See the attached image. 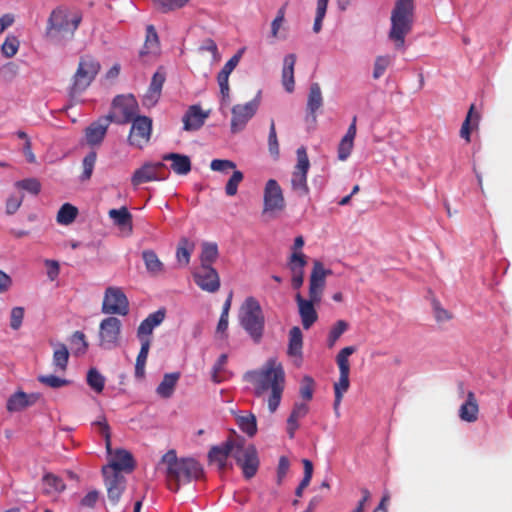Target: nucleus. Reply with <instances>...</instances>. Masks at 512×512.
Segmentation results:
<instances>
[{"label":"nucleus","mask_w":512,"mask_h":512,"mask_svg":"<svg viewBox=\"0 0 512 512\" xmlns=\"http://www.w3.org/2000/svg\"><path fill=\"white\" fill-rule=\"evenodd\" d=\"M166 317V309L160 308L149 314L137 328V338L140 342L150 341L154 328L159 326Z\"/></svg>","instance_id":"20"},{"label":"nucleus","mask_w":512,"mask_h":512,"mask_svg":"<svg viewBox=\"0 0 512 512\" xmlns=\"http://www.w3.org/2000/svg\"><path fill=\"white\" fill-rule=\"evenodd\" d=\"M93 425L99 426L100 433L105 439V445L108 451L111 450V432H110V426L107 423V419L104 415L100 416L95 422H93Z\"/></svg>","instance_id":"58"},{"label":"nucleus","mask_w":512,"mask_h":512,"mask_svg":"<svg viewBox=\"0 0 512 512\" xmlns=\"http://www.w3.org/2000/svg\"><path fill=\"white\" fill-rule=\"evenodd\" d=\"M208 117L207 113L202 112L199 105H192L183 116L184 130L194 131L200 129Z\"/></svg>","instance_id":"28"},{"label":"nucleus","mask_w":512,"mask_h":512,"mask_svg":"<svg viewBox=\"0 0 512 512\" xmlns=\"http://www.w3.org/2000/svg\"><path fill=\"white\" fill-rule=\"evenodd\" d=\"M73 353L76 356L84 355L88 349V342L86 341L85 334L81 331H76L70 338Z\"/></svg>","instance_id":"49"},{"label":"nucleus","mask_w":512,"mask_h":512,"mask_svg":"<svg viewBox=\"0 0 512 512\" xmlns=\"http://www.w3.org/2000/svg\"><path fill=\"white\" fill-rule=\"evenodd\" d=\"M97 154L92 151L89 152L83 159V172L80 176L81 181H86L91 178V175L94 170L95 162H96Z\"/></svg>","instance_id":"51"},{"label":"nucleus","mask_w":512,"mask_h":512,"mask_svg":"<svg viewBox=\"0 0 512 512\" xmlns=\"http://www.w3.org/2000/svg\"><path fill=\"white\" fill-rule=\"evenodd\" d=\"M326 279L323 277L322 263L318 260L314 261L313 270L309 281V297L316 302L321 301L322 292L324 290Z\"/></svg>","instance_id":"25"},{"label":"nucleus","mask_w":512,"mask_h":512,"mask_svg":"<svg viewBox=\"0 0 512 512\" xmlns=\"http://www.w3.org/2000/svg\"><path fill=\"white\" fill-rule=\"evenodd\" d=\"M306 264V256L302 252L292 253L288 266L292 273V287L294 289H299L303 285Z\"/></svg>","instance_id":"26"},{"label":"nucleus","mask_w":512,"mask_h":512,"mask_svg":"<svg viewBox=\"0 0 512 512\" xmlns=\"http://www.w3.org/2000/svg\"><path fill=\"white\" fill-rule=\"evenodd\" d=\"M166 317V309L160 308L149 314L137 328V338L140 342L150 341L154 328L159 326Z\"/></svg>","instance_id":"19"},{"label":"nucleus","mask_w":512,"mask_h":512,"mask_svg":"<svg viewBox=\"0 0 512 512\" xmlns=\"http://www.w3.org/2000/svg\"><path fill=\"white\" fill-rule=\"evenodd\" d=\"M154 3L159 7L161 12L167 13L177 8H181L186 4H180V0H153Z\"/></svg>","instance_id":"61"},{"label":"nucleus","mask_w":512,"mask_h":512,"mask_svg":"<svg viewBox=\"0 0 512 512\" xmlns=\"http://www.w3.org/2000/svg\"><path fill=\"white\" fill-rule=\"evenodd\" d=\"M302 463H303V466H304V476H303V479L301 480V482H300V484L298 486L300 488L305 489L310 484V481L312 479L313 464L308 459H303Z\"/></svg>","instance_id":"63"},{"label":"nucleus","mask_w":512,"mask_h":512,"mask_svg":"<svg viewBox=\"0 0 512 512\" xmlns=\"http://www.w3.org/2000/svg\"><path fill=\"white\" fill-rule=\"evenodd\" d=\"M259 95L260 92L253 100L245 104H237L232 107V118L230 128L233 134L239 133L242 130H244L247 123L256 114L260 105Z\"/></svg>","instance_id":"10"},{"label":"nucleus","mask_w":512,"mask_h":512,"mask_svg":"<svg viewBox=\"0 0 512 512\" xmlns=\"http://www.w3.org/2000/svg\"><path fill=\"white\" fill-rule=\"evenodd\" d=\"M193 250V242H191L189 239L185 237L180 239L176 251L177 262L179 263L180 266L185 267L189 264Z\"/></svg>","instance_id":"40"},{"label":"nucleus","mask_w":512,"mask_h":512,"mask_svg":"<svg viewBox=\"0 0 512 512\" xmlns=\"http://www.w3.org/2000/svg\"><path fill=\"white\" fill-rule=\"evenodd\" d=\"M356 123L357 116H353L351 124L349 125L346 134L342 137L338 145V159L341 161H345L352 152L354 146V139L357 132Z\"/></svg>","instance_id":"27"},{"label":"nucleus","mask_w":512,"mask_h":512,"mask_svg":"<svg viewBox=\"0 0 512 512\" xmlns=\"http://www.w3.org/2000/svg\"><path fill=\"white\" fill-rule=\"evenodd\" d=\"M110 121L106 116L91 123L85 130L86 141L90 146L100 145L107 133Z\"/></svg>","instance_id":"23"},{"label":"nucleus","mask_w":512,"mask_h":512,"mask_svg":"<svg viewBox=\"0 0 512 512\" xmlns=\"http://www.w3.org/2000/svg\"><path fill=\"white\" fill-rule=\"evenodd\" d=\"M268 148L272 156L277 158L279 156V143L277 139L276 127L274 120L270 122L269 135H268Z\"/></svg>","instance_id":"57"},{"label":"nucleus","mask_w":512,"mask_h":512,"mask_svg":"<svg viewBox=\"0 0 512 512\" xmlns=\"http://www.w3.org/2000/svg\"><path fill=\"white\" fill-rule=\"evenodd\" d=\"M43 485L44 492L48 495L62 492L65 489L63 480L52 473H47L43 476Z\"/></svg>","instance_id":"41"},{"label":"nucleus","mask_w":512,"mask_h":512,"mask_svg":"<svg viewBox=\"0 0 512 512\" xmlns=\"http://www.w3.org/2000/svg\"><path fill=\"white\" fill-rule=\"evenodd\" d=\"M150 346V341L141 342L140 352L137 356L135 364V376L137 378H143L145 375V364L147 361Z\"/></svg>","instance_id":"43"},{"label":"nucleus","mask_w":512,"mask_h":512,"mask_svg":"<svg viewBox=\"0 0 512 512\" xmlns=\"http://www.w3.org/2000/svg\"><path fill=\"white\" fill-rule=\"evenodd\" d=\"M236 422L241 431L249 437H253L257 433L256 417L252 413L247 416H237Z\"/></svg>","instance_id":"44"},{"label":"nucleus","mask_w":512,"mask_h":512,"mask_svg":"<svg viewBox=\"0 0 512 512\" xmlns=\"http://www.w3.org/2000/svg\"><path fill=\"white\" fill-rule=\"evenodd\" d=\"M264 209L263 212L283 210L285 199L282 189L275 179H269L264 188Z\"/></svg>","instance_id":"17"},{"label":"nucleus","mask_w":512,"mask_h":512,"mask_svg":"<svg viewBox=\"0 0 512 512\" xmlns=\"http://www.w3.org/2000/svg\"><path fill=\"white\" fill-rule=\"evenodd\" d=\"M100 68V63L93 56H81L78 68L73 75L70 96H75L86 90L99 73Z\"/></svg>","instance_id":"6"},{"label":"nucleus","mask_w":512,"mask_h":512,"mask_svg":"<svg viewBox=\"0 0 512 512\" xmlns=\"http://www.w3.org/2000/svg\"><path fill=\"white\" fill-rule=\"evenodd\" d=\"M244 442L243 438L238 439L233 458L237 465L241 467L244 477L250 479L257 473L259 459L255 447L253 445L245 447Z\"/></svg>","instance_id":"8"},{"label":"nucleus","mask_w":512,"mask_h":512,"mask_svg":"<svg viewBox=\"0 0 512 512\" xmlns=\"http://www.w3.org/2000/svg\"><path fill=\"white\" fill-rule=\"evenodd\" d=\"M81 15H74L69 18L67 11L61 7L52 10L48 20L45 36L56 45H64L72 40L80 22Z\"/></svg>","instance_id":"4"},{"label":"nucleus","mask_w":512,"mask_h":512,"mask_svg":"<svg viewBox=\"0 0 512 512\" xmlns=\"http://www.w3.org/2000/svg\"><path fill=\"white\" fill-rule=\"evenodd\" d=\"M128 136L129 145L142 149L150 140L152 119L147 116H135Z\"/></svg>","instance_id":"12"},{"label":"nucleus","mask_w":512,"mask_h":512,"mask_svg":"<svg viewBox=\"0 0 512 512\" xmlns=\"http://www.w3.org/2000/svg\"><path fill=\"white\" fill-rule=\"evenodd\" d=\"M229 76H230L229 73H227L226 71H222V70L217 75V82L220 87L222 103H229V100H230Z\"/></svg>","instance_id":"50"},{"label":"nucleus","mask_w":512,"mask_h":512,"mask_svg":"<svg viewBox=\"0 0 512 512\" xmlns=\"http://www.w3.org/2000/svg\"><path fill=\"white\" fill-rule=\"evenodd\" d=\"M303 346V335L301 329L297 326L289 331V344L287 353L290 356H301Z\"/></svg>","instance_id":"39"},{"label":"nucleus","mask_w":512,"mask_h":512,"mask_svg":"<svg viewBox=\"0 0 512 512\" xmlns=\"http://www.w3.org/2000/svg\"><path fill=\"white\" fill-rule=\"evenodd\" d=\"M138 103L134 96L117 95L112 101V109L106 115L111 123L127 124L137 116Z\"/></svg>","instance_id":"7"},{"label":"nucleus","mask_w":512,"mask_h":512,"mask_svg":"<svg viewBox=\"0 0 512 512\" xmlns=\"http://www.w3.org/2000/svg\"><path fill=\"white\" fill-rule=\"evenodd\" d=\"M6 408L9 412H18L27 408L26 393L19 391L11 395L7 400Z\"/></svg>","instance_id":"48"},{"label":"nucleus","mask_w":512,"mask_h":512,"mask_svg":"<svg viewBox=\"0 0 512 512\" xmlns=\"http://www.w3.org/2000/svg\"><path fill=\"white\" fill-rule=\"evenodd\" d=\"M160 43L158 34L153 25L146 27V39L143 48L139 52L141 58H145L150 55H156L159 52Z\"/></svg>","instance_id":"32"},{"label":"nucleus","mask_w":512,"mask_h":512,"mask_svg":"<svg viewBox=\"0 0 512 512\" xmlns=\"http://www.w3.org/2000/svg\"><path fill=\"white\" fill-rule=\"evenodd\" d=\"M323 105V97L321 93V88L318 83H312L310 85L308 101H307V110L312 115L313 121L316 120L315 113L316 111Z\"/></svg>","instance_id":"37"},{"label":"nucleus","mask_w":512,"mask_h":512,"mask_svg":"<svg viewBox=\"0 0 512 512\" xmlns=\"http://www.w3.org/2000/svg\"><path fill=\"white\" fill-rule=\"evenodd\" d=\"M237 440H227L218 446H213L208 454L210 462L216 463L220 471L224 470L227 465L228 456L233 457V453L236 449Z\"/></svg>","instance_id":"22"},{"label":"nucleus","mask_w":512,"mask_h":512,"mask_svg":"<svg viewBox=\"0 0 512 512\" xmlns=\"http://www.w3.org/2000/svg\"><path fill=\"white\" fill-rule=\"evenodd\" d=\"M164 161H171V169L179 175H186L191 171V160L187 155L167 153L162 156Z\"/></svg>","instance_id":"31"},{"label":"nucleus","mask_w":512,"mask_h":512,"mask_svg":"<svg viewBox=\"0 0 512 512\" xmlns=\"http://www.w3.org/2000/svg\"><path fill=\"white\" fill-rule=\"evenodd\" d=\"M121 326V321L116 317L103 319L99 327L100 347L107 350L117 347L121 334Z\"/></svg>","instance_id":"14"},{"label":"nucleus","mask_w":512,"mask_h":512,"mask_svg":"<svg viewBox=\"0 0 512 512\" xmlns=\"http://www.w3.org/2000/svg\"><path fill=\"white\" fill-rule=\"evenodd\" d=\"M142 259L145 263L147 272L152 276H158L164 272V264L160 261L153 250H144Z\"/></svg>","instance_id":"36"},{"label":"nucleus","mask_w":512,"mask_h":512,"mask_svg":"<svg viewBox=\"0 0 512 512\" xmlns=\"http://www.w3.org/2000/svg\"><path fill=\"white\" fill-rule=\"evenodd\" d=\"M69 361V351L65 344L56 343L54 345V353H53V365L56 370L64 372L67 369Z\"/></svg>","instance_id":"38"},{"label":"nucleus","mask_w":512,"mask_h":512,"mask_svg":"<svg viewBox=\"0 0 512 512\" xmlns=\"http://www.w3.org/2000/svg\"><path fill=\"white\" fill-rule=\"evenodd\" d=\"M218 246L216 243L204 242L200 255L201 266H212L218 258Z\"/></svg>","instance_id":"42"},{"label":"nucleus","mask_w":512,"mask_h":512,"mask_svg":"<svg viewBox=\"0 0 512 512\" xmlns=\"http://www.w3.org/2000/svg\"><path fill=\"white\" fill-rule=\"evenodd\" d=\"M102 474L108 499L113 505H116L125 491L126 479L122 473L114 471L112 468H102Z\"/></svg>","instance_id":"16"},{"label":"nucleus","mask_w":512,"mask_h":512,"mask_svg":"<svg viewBox=\"0 0 512 512\" xmlns=\"http://www.w3.org/2000/svg\"><path fill=\"white\" fill-rule=\"evenodd\" d=\"M295 300L298 304L302 325L304 329H309L318 319L317 312L314 308V304L317 302L310 297L309 300L304 299L300 293L296 294Z\"/></svg>","instance_id":"24"},{"label":"nucleus","mask_w":512,"mask_h":512,"mask_svg":"<svg viewBox=\"0 0 512 512\" xmlns=\"http://www.w3.org/2000/svg\"><path fill=\"white\" fill-rule=\"evenodd\" d=\"M24 317V308L22 307H14L11 311V321L10 326L14 330H18L23 321Z\"/></svg>","instance_id":"64"},{"label":"nucleus","mask_w":512,"mask_h":512,"mask_svg":"<svg viewBox=\"0 0 512 512\" xmlns=\"http://www.w3.org/2000/svg\"><path fill=\"white\" fill-rule=\"evenodd\" d=\"M239 322L255 343H260L265 327V317L259 301L247 297L239 309Z\"/></svg>","instance_id":"5"},{"label":"nucleus","mask_w":512,"mask_h":512,"mask_svg":"<svg viewBox=\"0 0 512 512\" xmlns=\"http://www.w3.org/2000/svg\"><path fill=\"white\" fill-rule=\"evenodd\" d=\"M296 63V55L291 53L285 56L282 69V83L285 90L289 93L294 91V66Z\"/></svg>","instance_id":"33"},{"label":"nucleus","mask_w":512,"mask_h":512,"mask_svg":"<svg viewBox=\"0 0 512 512\" xmlns=\"http://www.w3.org/2000/svg\"><path fill=\"white\" fill-rule=\"evenodd\" d=\"M19 45L20 42L16 36L8 35L1 47L2 54L7 58L13 57L18 51Z\"/></svg>","instance_id":"52"},{"label":"nucleus","mask_w":512,"mask_h":512,"mask_svg":"<svg viewBox=\"0 0 512 512\" xmlns=\"http://www.w3.org/2000/svg\"><path fill=\"white\" fill-rule=\"evenodd\" d=\"M109 217L125 235H131L133 231L132 214L126 207L111 209L108 212Z\"/></svg>","instance_id":"29"},{"label":"nucleus","mask_w":512,"mask_h":512,"mask_svg":"<svg viewBox=\"0 0 512 512\" xmlns=\"http://www.w3.org/2000/svg\"><path fill=\"white\" fill-rule=\"evenodd\" d=\"M244 175L241 171L235 170L232 176L229 178L225 186V193L228 196H234L237 194L238 185L242 182Z\"/></svg>","instance_id":"53"},{"label":"nucleus","mask_w":512,"mask_h":512,"mask_svg":"<svg viewBox=\"0 0 512 512\" xmlns=\"http://www.w3.org/2000/svg\"><path fill=\"white\" fill-rule=\"evenodd\" d=\"M247 377L254 385L256 396L259 397L271 389L268 407L274 413L279 407L285 384V372L281 363L270 358L260 370L248 372Z\"/></svg>","instance_id":"1"},{"label":"nucleus","mask_w":512,"mask_h":512,"mask_svg":"<svg viewBox=\"0 0 512 512\" xmlns=\"http://www.w3.org/2000/svg\"><path fill=\"white\" fill-rule=\"evenodd\" d=\"M236 164L231 160L214 159L211 161L210 168L213 171L227 172L228 169H235Z\"/></svg>","instance_id":"62"},{"label":"nucleus","mask_w":512,"mask_h":512,"mask_svg":"<svg viewBox=\"0 0 512 512\" xmlns=\"http://www.w3.org/2000/svg\"><path fill=\"white\" fill-rule=\"evenodd\" d=\"M432 309L437 322H445L452 318V314L443 308L437 299L432 300Z\"/></svg>","instance_id":"60"},{"label":"nucleus","mask_w":512,"mask_h":512,"mask_svg":"<svg viewBox=\"0 0 512 512\" xmlns=\"http://www.w3.org/2000/svg\"><path fill=\"white\" fill-rule=\"evenodd\" d=\"M38 381L51 388H60L70 384V380L60 378L55 375H40Z\"/></svg>","instance_id":"54"},{"label":"nucleus","mask_w":512,"mask_h":512,"mask_svg":"<svg viewBox=\"0 0 512 512\" xmlns=\"http://www.w3.org/2000/svg\"><path fill=\"white\" fill-rule=\"evenodd\" d=\"M180 377V372L165 374L156 389L157 394L164 399L170 398L174 393L175 387Z\"/></svg>","instance_id":"35"},{"label":"nucleus","mask_w":512,"mask_h":512,"mask_svg":"<svg viewBox=\"0 0 512 512\" xmlns=\"http://www.w3.org/2000/svg\"><path fill=\"white\" fill-rule=\"evenodd\" d=\"M87 384L96 393H101L105 386L104 376L96 369L90 368L87 373Z\"/></svg>","instance_id":"46"},{"label":"nucleus","mask_w":512,"mask_h":512,"mask_svg":"<svg viewBox=\"0 0 512 512\" xmlns=\"http://www.w3.org/2000/svg\"><path fill=\"white\" fill-rule=\"evenodd\" d=\"M18 188L26 190L31 194L37 195L41 190V184L36 178H27L17 181L15 184Z\"/></svg>","instance_id":"59"},{"label":"nucleus","mask_w":512,"mask_h":512,"mask_svg":"<svg viewBox=\"0 0 512 512\" xmlns=\"http://www.w3.org/2000/svg\"><path fill=\"white\" fill-rule=\"evenodd\" d=\"M391 62L392 58L389 55L378 56L374 63L373 78L379 79L384 74Z\"/></svg>","instance_id":"55"},{"label":"nucleus","mask_w":512,"mask_h":512,"mask_svg":"<svg viewBox=\"0 0 512 512\" xmlns=\"http://www.w3.org/2000/svg\"><path fill=\"white\" fill-rule=\"evenodd\" d=\"M159 466L163 467L167 487L172 492H177L181 484L198 480L203 475V468L198 461L193 458H178L175 450L165 453Z\"/></svg>","instance_id":"2"},{"label":"nucleus","mask_w":512,"mask_h":512,"mask_svg":"<svg viewBox=\"0 0 512 512\" xmlns=\"http://www.w3.org/2000/svg\"><path fill=\"white\" fill-rule=\"evenodd\" d=\"M479 406L474 392L469 391L465 402L459 408V417L465 422H475L478 419Z\"/></svg>","instance_id":"30"},{"label":"nucleus","mask_w":512,"mask_h":512,"mask_svg":"<svg viewBox=\"0 0 512 512\" xmlns=\"http://www.w3.org/2000/svg\"><path fill=\"white\" fill-rule=\"evenodd\" d=\"M77 215L78 209L69 203H65L58 211L57 222L62 225H69L75 220Z\"/></svg>","instance_id":"45"},{"label":"nucleus","mask_w":512,"mask_h":512,"mask_svg":"<svg viewBox=\"0 0 512 512\" xmlns=\"http://www.w3.org/2000/svg\"><path fill=\"white\" fill-rule=\"evenodd\" d=\"M315 382L312 377L306 375L303 377L300 385V395L304 400L310 401L313 397Z\"/></svg>","instance_id":"56"},{"label":"nucleus","mask_w":512,"mask_h":512,"mask_svg":"<svg viewBox=\"0 0 512 512\" xmlns=\"http://www.w3.org/2000/svg\"><path fill=\"white\" fill-rule=\"evenodd\" d=\"M195 283L204 291L215 293L220 288V278L212 266H200L193 274Z\"/></svg>","instance_id":"18"},{"label":"nucleus","mask_w":512,"mask_h":512,"mask_svg":"<svg viewBox=\"0 0 512 512\" xmlns=\"http://www.w3.org/2000/svg\"><path fill=\"white\" fill-rule=\"evenodd\" d=\"M102 312L126 316L129 313V301L120 288L108 287L105 291Z\"/></svg>","instance_id":"13"},{"label":"nucleus","mask_w":512,"mask_h":512,"mask_svg":"<svg viewBox=\"0 0 512 512\" xmlns=\"http://www.w3.org/2000/svg\"><path fill=\"white\" fill-rule=\"evenodd\" d=\"M413 23V0H397L391 12V28L388 34L395 49L404 50L405 37L412 31Z\"/></svg>","instance_id":"3"},{"label":"nucleus","mask_w":512,"mask_h":512,"mask_svg":"<svg viewBox=\"0 0 512 512\" xmlns=\"http://www.w3.org/2000/svg\"><path fill=\"white\" fill-rule=\"evenodd\" d=\"M166 317V309L160 308L149 314L137 328V338L140 342L150 341L154 328L159 326Z\"/></svg>","instance_id":"21"},{"label":"nucleus","mask_w":512,"mask_h":512,"mask_svg":"<svg viewBox=\"0 0 512 512\" xmlns=\"http://www.w3.org/2000/svg\"><path fill=\"white\" fill-rule=\"evenodd\" d=\"M103 468H112L114 471H132L134 468L133 456L130 452L124 449H118L116 451L115 460Z\"/></svg>","instance_id":"34"},{"label":"nucleus","mask_w":512,"mask_h":512,"mask_svg":"<svg viewBox=\"0 0 512 512\" xmlns=\"http://www.w3.org/2000/svg\"><path fill=\"white\" fill-rule=\"evenodd\" d=\"M356 351L354 346L344 347L339 351L336 356V363L339 367V380L334 384V394L340 393L343 395L350 386L349 375H350V363L349 356Z\"/></svg>","instance_id":"15"},{"label":"nucleus","mask_w":512,"mask_h":512,"mask_svg":"<svg viewBox=\"0 0 512 512\" xmlns=\"http://www.w3.org/2000/svg\"><path fill=\"white\" fill-rule=\"evenodd\" d=\"M297 163L291 178V186L298 196H307L310 192L307 184V174L310 168V162L305 147H300L296 151Z\"/></svg>","instance_id":"9"},{"label":"nucleus","mask_w":512,"mask_h":512,"mask_svg":"<svg viewBox=\"0 0 512 512\" xmlns=\"http://www.w3.org/2000/svg\"><path fill=\"white\" fill-rule=\"evenodd\" d=\"M168 176L169 172L163 162H147L135 170L131 177V183L137 187L146 182L165 180Z\"/></svg>","instance_id":"11"},{"label":"nucleus","mask_w":512,"mask_h":512,"mask_svg":"<svg viewBox=\"0 0 512 512\" xmlns=\"http://www.w3.org/2000/svg\"><path fill=\"white\" fill-rule=\"evenodd\" d=\"M480 115L475 112V105L472 104L468 110L467 116L462 123L461 129H460V136L465 139L467 142H470V134H471V127L470 123L471 121H475L476 123L479 121Z\"/></svg>","instance_id":"47"}]
</instances>
